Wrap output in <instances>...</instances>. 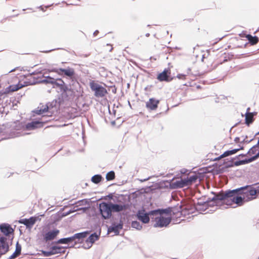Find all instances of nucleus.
<instances>
[{"instance_id":"79ce46f5","label":"nucleus","mask_w":259,"mask_h":259,"mask_svg":"<svg viewBox=\"0 0 259 259\" xmlns=\"http://www.w3.org/2000/svg\"><path fill=\"white\" fill-rule=\"evenodd\" d=\"M42 74V70H39V69L35 70L31 73H29L25 75V77L30 76L32 75H36V74Z\"/></svg>"},{"instance_id":"4c0bfd02","label":"nucleus","mask_w":259,"mask_h":259,"mask_svg":"<svg viewBox=\"0 0 259 259\" xmlns=\"http://www.w3.org/2000/svg\"><path fill=\"white\" fill-rule=\"evenodd\" d=\"M115 172L113 170L108 172L106 175V179L107 181H112L115 179Z\"/></svg>"},{"instance_id":"8fccbe9b","label":"nucleus","mask_w":259,"mask_h":259,"mask_svg":"<svg viewBox=\"0 0 259 259\" xmlns=\"http://www.w3.org/2000/svg\"><path fill=\"white\" fill-rule=\"evenodd\" d=\"M247 155H248V154H247V153L246 154L241 153V154H239L238 155L236 156L234 158H232V160H234V159L238 158L239 157H244L246 156Z\"/></svg>"},{"instance_id":"69168bd1","label":"nucleus","mask_w":259,"mask_h":259,"mask_svg":"<svg viewBox=\"0 0 259 259\" xmlns=\"http://www.w3.org/2000/svg\"><path fill=\"white\" fill-rule=\"evenodd\" d=\"M111 124H112V125H115V124H116V122H115V120H113V121H111Z\"/></svg>"},{"instance_id":"a19ab883","label":"nucleus","mask_w":259,"mask_h":259,"mask_svg":"<svg viewBox=\"0 0 259 259\" xmlns=\"http://www.w3.org/2000/svg\"><path fill=\"white\" fill-rule=\"evenodd\" d=\"M41 252H42V254L43 255V256H45V257H49V256H50L53 255V253H52V249L50 248L49 251L42 250Z\"/></svg>"},{"instance_id":"3c124183","label":"nucleus","mask_w":259,"mask_h":259,"mask_svg":"<svg viewBox=\"0 0 259 259\" xmlns=\"http://www.w3.org/2000/svg\"><path fill=\"white\" fill-rule=\"evenodd\" d=\"M186 75L184 74H178L177 75V77L179 78V79H183L185 80L186 79Z\"/></svg>"},{"instance_id":"393cba45","label":"nucleus","mask_w":259,"mask_h":259,"mask_svg":"<svg viewBox=\"0 0 259 259\" xmlns=\"http://www.w3.org/2000/svg\"><path fill=\"white\" fill-rule=\"evenodd\" d=\"M68 247L53 245L50 247V249H52L53 254L54 255L58 253H64L65 252V248Z\"/></svg>"},{"instance_id":"09e8293b","label":"nucleus","mask_w":259,"mask_h":259,"mask_svg":"<svg viewBox=\"0 0 259 259\" xmlns=\"http://www.w3.org/2000/svg\"><path fill=\"white\" fill-rule=\"evenodd\" d=\"M252 186L256 190V193H259V182L254 184Z\"/></svg>"},{"instance_id":"7c9ffc66","label":"nucleus","mask_w":259,"mask_h":259,"mask_svg":"<svg viewBox=\"0 0 259 259\" xmlns=\"http://www.w3.org/2000/svg\"><path fill=\"white\" fill-rule=\"evenodd\" d=\"M249 108L247 109L245 118V123L247 126H249L253 121V117L251 115L252 113L249 112Z\"/></svg>"},{"instance_id":"6e6d98bb","label":"nucleus","mask_w":259,"mask_h":259,"mask_svg":"<svg viewBox=\"0 0 259 259\" xmlns=\"http://www.w3.org/2000/svg\"><path fill=\"white\" fill-rule=\"evenodd\" d=\"M56 79L57 80V81H58L59 82H60L62 84H66L61 78H56Z\"/></svg>"},{"instance_id":"bb28decb","label":"nucleus","mask_w":259,"mask_h":259,"mask_svg":"<svg viewBox=\"0 0 259 259\" xmlns=\"http://www.w3.org/2000/svg\"><path fill=\"white\" fill-rule=\"evenodd\" d=\"M101 232L100 231L99 233L97 232H94L90 235L88 238H87L86 241L91 242L93 244L96 241L99 240Z\"/></svg>"},{"instance_id":"20e7f679","label":"nucleus","mask_w":259,"mask_h":259,"mask_svg":"<svg viewBox=\"0 0 259 259\" xmlns=\"http://www.w3.org/2000/svg\"><path fill=\"white\" fill-rule=\"evenodd\" d=\"M242 192L246 198V201H250L257 197L256 190L253 188L252 185H246L230 191L229 194H233L236 192Z\"/></svg>"},{"instance_id":"0e129e2a","label":"nucleus","mask_w":259,"mask_h":259,"mask_svg":"<svg viewBox=\"0 0 259 259\" xmlns=\"http://www.w3.org/2000/svg\"><path fill=\"white\" fill-rule=\"evenodd\" d=\"M205 54H204L202 56L201 61L203 62L204 58H205Z\"/></svg>"},{"instance_id":"e433bc0d","label":"nucleus","mask_w":259,"mask_h":259,"mask_svg":"<svg viewBox=\"0 0 259 259\" xmlns=\"http://www.w3.org/2000/svg\"><path fill=\"white\" fill-rule=\"evenodd\" d=\"M131 226L138 230H140L142 228V226L140 222L137 221H133L131 223Z\"/></svg>"},{"instance_id":"c9c22d12","label":"nucleus","mask_w":259,"mask_h":259,"mask_svg":"<svg viewBox=\"0 0 259 259\" xmlns=\"http://www.w3.org/2000/svg\"><path fill=\"white\" fill-rule=\"evenodd\" d=\"M238 152L237 148L227 150L222 154V157H228L229 156L236 154Z\"/></svg>"},{"instance_id":"5701e85b","label":"nucleus","mask_w":259,"mask_h":259,"mask_svg":"<svg viewBox=\"0 0 259 259\" xmlns=\"http://www.w3.org/2000/svg\"><path fill=\"white\" fill-rule=\"evenodd\" d=\"M70 244L74 243V240L72 236L66 237V238H61L60 239H58L56 241H54L52 242V244Z\"/></svg>"},{"instance_id":"a18cd8bd","label":"nucleus","mask_w":259,"mask_h":259,"mask_svg":"<svg viewBox=\"0 0 259 259\" xmlns=\"http://www.w3.org/2000/svg\"><path fill=\"white\" fill-rule=\"evenodd\" d=\"M247 138V136H246L244 137V138L243 139V140L242 141H241L240 144L249 143L254 140V138H252L251 139H250L249 140H246Z\"/></svg>"},{"instance_id":"c85d7f7f","label":"nucleus","mask_w":259,"mask_h":259,"mask_svg":"<svg viewBox=\"0 0 259 259\" xmlns=\"http://www.w3.org/2000/svg\"><path fill=\"white\" fill-rule=\"evenodd\" d=\"M75 71L73 68L67 67L65 68L64 75L67 77H69L70 79L73 81L74 79Z\"/></svg>"},{"instance_id":"9b49d317","label":"nucleus","mask_w":259,"mask_h":259,"mask_svg":"<svg viewBox=\"0 0 259 259\" xmlns=\"http://www.w3.org/2000/svg\"><path fill=\"white\" fill-rule=\"evenodd\" d=\"M157 79L159 81L170 82L173 79V77L170 76V70L169 68H165L162 72L158 74Z\"/></svg>"},{"instance_id":"bf43d9fd","label":"nucleus","mask_w":259,"mask_h":259,"mask_svg":"<svg viewBox=\"0 0 259 259\" xmlns=\"http://www.w3.org/2000/svg\"><path fill=\"white\" fill-rule=\"evenodd\" d=\"M99 33V30H95V31L94 32V33H93V35H94V36H96V35H97V34H98Z\"/></svg>"},{"instance_id":"6e6552de","label":"nucleus","mask_w":259,"mask_h":259,"mask_svg":"<svg viewBox=\"0 0 259 259\" xmlns=\"http://www.w3.org/2000/svg\"><path fill=\"white\" fill-rule=\"evenodd\" d=\"M90 88L94 92V95L96 97H103L107 94V90L103 86L92 81L90 84Z\"/></svg>"},{"instance_id":"1a4fd4ad","label":"nucleus","mask_w":259,"mask_h":259,"mask_svg":"<svg viewBox=\"0 0 259 259\" xmlns=\"http://www.w3.org/2000/svg\"><path fill=\"white\" fill-rule=\"evenodd\" d=\"M155 223L154 224L153 227L155 228H163L166 227L171 221V217H168L167 218L163 217L162 215H157L154 218Z\"/></svg>"},{"instance_id":"338daca9","label":"nucleus","mask_w":259,"mask_h":259,"mask_svg":"<svg viewBox=\"0 0 259 259\" xmlns=\"http://www.w3.org/2000/svg\"><path fill=\"white\" fill-rule=\"evenodd\" d=\"M191 68H188L187 69V73H188V74H189V73H190V71H191Z\"/></svg>"},{"instance_id":"9d476101","label":"nucleus","mask_w":259,"mask_h":259,"mask_svg":"<svg viewBox=\"0 0 259 259\" xmlns=\"http://www.w3.org/2000/svg\"><path fill=\"white\" fill-rule=\"evenodd\" d=\"M173 179L169 181H164V182H166L169 184V188L170 189H175L178 188H183L187 186V182L186 181L185 178L181 179L180 180H177L174 182H171Z\"/></svg>"},{"instance_id":"603ef678","label":"nucleus","mask_w":259,"mask_h":259,"mask_svg":"<svg viewBox=\"0 0 259 259\" xmlns=\"http://www.w3.org/2000/svg\"><path fill=\"white\" fill-rule=\"evenodd\" d=\"M64 70H65V68H58L57 74L60 75H64Z\"/></svg>"},{"instance_id":"7ed1b4c3","label":"nucleus","mask_w":259,"mask_h":259,"mask_svg":"<svg viewBox=\"0 0 259 259\" xmlns=\"http://www.w3.org/2000/svg\"><path fill=\"white\" fill-rule=\"evenodd\" d=\"M220 205V201L213 200L212 198H207V199L205 197L204 198H200L198 199V201L196 204V208L198 210L201 211V213L206 210L208 208L217 206Z\"/></svg>"},{"instance_id":"680f3d73","label":"nucleus","mask_w":259,"mask_h":259,"mask_svg":"<svg viewBox=\"0 0 259 259\" xmlns=\"http://www.w3.org/2000/svg\"><path fill=\"white\" fill-rule=\"evenodd\" d=\"M38 8L41 10V11L45 12L46 10L45 9H44V8L42 7V6H40L38 7Z\"/></svg>"},{"instance_id":"ea45409f","label":"nucleus","mask_w":259,"mask_h":259,"mask_svg":"<svg viewBox=\"0 0 259 259\" xmlns=\"http://www.w3.org/2000/svg\"><path fill=\"white\" fill-rule=\"evenodd\" d=\"M21 249L22 247L21 244L19 243L18 241H17L16 244V249L15 252L17 253L19 255H20L21 253Z\"/></svg>"},{"instance_id":"f704fd0d","label":"nucleus","mask_w":259,"mask_h":259,"mask_svg":"<svg viewBox=\"0 0 259 259\" xmlns=\"http://www.w3.org/2000/svg\"><path fill=\"white\" fill-rule=\"evenodd\" d=\"M89 204V201L87 199H83L80 200H79L77 202H75L74 203V208H79L78 206L84 205Z\"/></svg>"},{"instance_id":"c03bdc74","label":"nucleus","mask_w":259,"mask_h":259,"mask_svg":"<svg viewBox=\"0 0 259 259\" xmlns=\"http://www.w3.org/2000/svg\"><path fill=\"white\" fill-rule=\"evenodd\" d=\"M93 245V244L89 242H87L85 241V243H83L82 247L84 249H89Z\"/></svg>"},{"instance_id":"f03ea898","label":"nucleus","mask_w":259,"mask_h":259,"mask_svg":"<svg viewBox=\"0 0 259 259\" xmlns=\"http://www.w3.org/2000/svg\"><path fill=\"white\" fill-rule=\"evenodd\" d=\"M14 238V230L8 224L0 225V258L7 253L12 245Z\"/></svg>"},{"instance_id":"72a5a7b5","label":"nucleus","mask_w":259,"mask_h":259,"mask_svg":"<svg viewBox=\"0 0 259 259\" xmlns=\"http://www.w3.org/2000/svg\"><path fill=\"white\" fill-rule=\"evenodd\" d=\"M103 180V178L100 174L93 176L91 178L92 182L96 184H98Z\"/></svg>"},{"instance_id":"4be33fe9","label":"nucleus","mask_w":259,"mask_h":259,"mask_svg":"<svg viewBox=\"0 0 259 259\" xmlns=\"http://www.w3.org/2000/svg\"><path fill=\"white\" fill-rule=\"evenodd\" d=\"M171 207V214H172L173 217L180 218L182 215V205L177 204V205Z\"/></svg>"},{"instance_id":"473e14b6","label":"nucleus","mask_w":259,"mask_h":259,"mask_svg":"<svg viewBox=\"0 0 259 259\" xmlns=\"http://www.w3.org/2000/svg\"><path fill=\"white\" fill-rule=\"evenodd\" d=\"M87 208H88V207H80V208H74V207H73L72 209H70L68 211L63 212L62 214V216L66 217V216L71 214L72 212H74L76 211L81 210H82L83 211H84L87 210Z\"/></svg>"},{"instance_id":"37998d69","label":"nucleus","mask_w":259,"mask_h":259,"mask_svg":"<svg viewBox=\"0 0 259 259\" xmlns=\"http://www.w3.org/2000/svg\"><path fill=\"white\" fill-rule=\"evenodd\" d=\"M196 175H197V176H199V177L198 178V180L199 181V182H200L203 179L205 176V172L204 171H198L197 172H196Z\"/></svg>"},{"instance_id":"864d4df0","label":"nucleus","mask_w":259,"mask_h":259,"mask_svg":"<svg viewBox=\"0 0 259 259\" xmlns=\"http://www.w3.org/2000/svg\"><path fill=\"white\" fill-rule=\"evenodd\" d=\"M61 92H62L61 96H62V98H65V99L67 98L68 97V95H67L68 91H65V92L63 91H61Z\"/></svg>"},{"instance_id":"052dcab7","label":"nucleus","mask_w":259,"mask_h":259,"mask_svg":"<svg viewBox=\"0 0 259 259\" xmlns=\"http://www.w3.org/2000/svg\"><path fill=\"white\" fill-rule=\"evenodd\" d=\"M225 157H222V155H221L220 156L218 157H216L214 159V160L215 161V160H219L221 158H224Z\"/></svg>"},{"instance_id":"f257e3e1","label":"nucleus","mask_w":259,"mask_h":259,"mask_svg":"<svg viewBox=\"0 0 259 259\" xmlns=\"http://www.w3.org/2000/svg\"><path fill=\"white\" fill-rule=\"evenodd\" d=\"M232 190H229L224 193L221 191L218 193H214V196L212 200L220 201V205L226 204L228 206H231L234 204L238 206L242 205L246 201V198L244 195H242V192H236L235 193L229 194L228 192Z\"/></svg>"},{"instance_id":"6ab92c4d","label":"nucleus","mask_w":259,"mask_h":259,"mask_svg":"<svg viewBox=\"0 0 259 259\" xmlns=\"http://www.w3.org/2000/svg\"><path fill=\"white\" fill-rule=\"evenodd\" d=\"M112 212H119L127 208V205L125 204L113 203L111 202Z\"/></svg>"},{"instance_id":"b1692460","label":"nucleus","mask_w":259,"mask_h":259,"mask_svg":"<svg viewBox=\"0 0 259 259\" xmlns=\"http://www.w3.org/2000/svg\"><path fill=\"white\" fill-rule=\"evenodd\" d=\"M53 88H59L61 91H71V89H69L68 85L66 84H62L58 81H57L56 79H55L54 82L53 84Z\"/></svg>"},{"instance_id":"39448f33","label":"nucleus","mask_w":259,"mask_h":259,"mask_svg":"<svg viewBox=\"0 0 259 259\" xmlns=\"http://www.w3.org/2000/svg\"><path fill=\"white\" fill-rule=\"evenodd\" d=\"M99 211L102 218L104 220L109 219L112 215L111 202H102L99 204Z\"/></svg>"},{"instance_id":"a211bd4d","label":"nucleus","mask_w":259,"mask_h":259,"mask_svg":"<svg viewBox=\"0 0 259 259\" xmlns=\"http://www.w3.org/2000/svg\"><path fill=\"white\" fill-rule=\"evenodd\" d=\"M159 103V100L152 98L146 102V107L151 110H155L157 108Z\"/></svg>"},{"instance_id":"2f4dec72","label":"nucleus","mask_w":259,"mask_h":259,"mask_svg":"<svg viewBox=\"0 0 259 259\" xmlns=\"http://www.w3.org/2000/svg\"><path fill=\"white\" fill-rule=\"evenodd\" d=\"M39 108V107H38ZM49 106L48 104H47L44 107V106H42V108H40L39 109H35L33 111V112L37 115H40L44 113H46L48 111Z\"/></svg>"},{"instance_id":"c756f323","label":"nucleus","mask_w":259,"mask_h":259,"mask_svg":"<svg viewBox=\"0 0 259 259\" xmlns=\"http://www.w3.org/2000/svg\"><path fill=\"white\" fill-rule=\"evenodd\" d=\"M41 78L40 77H33V80H31L30 79H28L24 81L23 82V83L22 84L23 87H27L28 85H33L36 84H38L37 79Z\"/></svg>"},{"instance_id":"774afa93","label":"nucleus","mask_w":259,"mask_h":259,"mask_svg":"<svg viewBox=\"0 0 259 259\" xmlns=\"http://www.w3.org/2000/svg\"><path fill=\"white\" fill-rule=\"evenodd\" d=\"M257 146L259 147V137L258 138V140H257V143L256 144Z\"/></svg>"},{"instance_id":"e2e57ef3","label":"nucleus","mask_w":259,"mask_h":259,"mask_svg":"<svg viewBox=\"0 0 259 259\" xmlns=\"http://www.w3.org/2000/svg\"><path fill=\"white\" fill-rule=\"evenodd\" d=\"M187 171H188V170H187V169H182V170H181V172L182 173H185V172H187Z\"/></svg>"},{"instance_id":"aec40b11","label":"nucleus","mask_w":259,"mask_h":259,"mask_svg":"<svg viewBox=\"0 0 259 259\" xmlns=\"http://www.w3.org/2000/svg\"><path fill=\"white\" fill-rule=\"evenodd\" d=\"M22 87H23L22 83L18 82L16 84L9 85L8 87H7L6 89L5 92L1 93L3 96V95H4V94H8L11 92L17 91L18 90L21 89Z\"/></svg>"},{"instance_id":"4468645a","label":"nucleus","mask_w":259,"mask_h":259,"mask_svg":"<svg viewBox=\"0 0 259 259\" xmlns=\"http://www.w3.org/2000/svg\"><path fill=\"white\" fill-rule=\"evenodd\" d=\"M233 160H231L226 165V167H232L233 166H238L241 165L246 164L252 162L250 157L245 158L242 160H238L233 161Z\"/></svg>"},{"instance_id":"0eeeda50","label":"nucleus","mask_w":259,"mask_h":259,"mask_svg":"<svg viewBox=\"0 0 259 259\" xmlns=\"http://www.w3.org/2000/svg\"><path fill=\"white\" fill-rule=\"evenodd\" d=\"M150 212L151 210L146 212L145 209L142 208L137 211L136 217L142 223L148 224L150 221V218L153 220L154 219L153 217L155 216V214H152Z\"/></svg>"},{"instance_id":"dca6fc26","label":"nucleus","mask_w":259,"mask_h":259,"mask_svg":"<svg viewBox=\"0 0 259 259\" xmlns=\"http://www.w3.org/2000/svg\"><path fill=\"white\" fill-rule=\"evenodd\" d=\"M36 221V217H31L29 219H20L19 221V223L25 225L26 228L30 229L35 224Z\"/></svg>"},{"instance_id":"ddd939ff","label":"nucleus","mask_w":259,"mask_h":259,"mask_svg":"<svg viewBox=\"0 0 259 259\" xmlns=\"http://www.w3.org/2000/svg\"><path fill=\"white\" fill-rule=\"evenodd\" d=\"M90 231H85L74 234L72 237L74 240V244L71 247L74 246L77 243H82L85 238L90 233Z\"/></svg>"},{"instance_id":"5fc2aeb1","label":"nucleus","mask_w":259,"mask_h":259,"mask_svg":"<svg viewBox=\"0 0 259 259\" xmlns=\"http://www.w3.org/2000/svg\"><path fill=\"white\" fill-rule=\"evenodd\" d=\"M49 72H53L57 73L58 72V68H53L51 70H48Z\"/></svg>"},{"instance_id":"423d86ee","label":"nucleus","mask_w":259,"mask_h":259,"mask_svg":"<svg viewBox=\"0 0 259 259\" xmlns=\"http://www.w3.org/2000/svg\"><path fill=\"white\" fill-rule=\"evenodd\" d=\"M47 117L46 115L42 116L41 118L38 119H33L31 122H28L25 127L27 130H34L38 128L42 127L50 119H46Z\"/></svg>"},{"instance_id":"412c9836","label":"nucleus","mask_w":259,"mask_h":259,"mask_svg":"<svg viewBox=\"0 0 259 259\" xmlns=\"http://www.w3.org/2000/svg\"><path fill=\"white\" fill-rule=\"evenodd\" d=\"M44 73L42 75V77H44V79H41L40 78L37 79L38 84L42 83L45 84H51L53 85L55 79L54 77H52L49 75L45 76Z\"/></svg>"},{"instance_id":"de8ad7c7","label":"nucleus","mask_w":259,"mask_h":259,"mask_svg":"<svg viewBox=\"0 0 259 259\" xmlns=\"http://www.w3.org/2000/svg\"><path fill=\"white\" fill-rule=\"evenodd\" d=\"M19 255H19L17 253L14 251L13 253L11 255H10L7 259H15Z\"/></svg>"},{"instance_id":"49530a36","label":"nucleus","mask_w":259,"mask_h":259,"mask_svg":"<svg viewBox=\"0 0 259 259\" xmlns=\"http://www.w3.org/2000/svg\"><path fill=\"white\" fill-rule=\"evenodd\" d=\"M250 158L252 162L256 160L259 158V150L255 155L250 157Z\"/></svg>"},{"instance_id":"4d7b16f0","label":"nucleus","mask_w":259,"mask_h":259,"mask_svg":"<svg viewBox=\"0 0 259 259\" xmlns=\"http://www.w3.org/2000/svg\"><path fill=\"white\" fill-rule=\"evenodd\" d=\"M241 144H239V148H237V149L238 150V151H239L240 150H243L244 149V146L241 145Z\"/></svg>"},{"instance_id":"58836bf2","label":"nucleus","mask_w":259,"mask_h":259,"mask_svg":"<svg viewBox=\"0 0 259 259\" xmlns=\"http://www.w3.org/2000/svg\"><path fill=\"white\" fill-rule=\"evenodd\" d=\"M258 147L256 144L253 145L252 147H251L249 150L247 152V154L248 155H252L255 154L256 153V148Z\"/></svg>"},{"instance_id":"cd10ccee","label":"nucleus","mask_w":259,"mask_h":259,"mask_svg":"<svg viewBox=\"0 0 259 259\" xmlns=\"http://www.w3.org/2000/svg\"><path fill=\"white\" fill-rule=\"evenodd\" d=\"M199 176H197L196 172H194L192 175L188 176L185 178L186 181L187 182V186H190L197 182Z\"/></svg>"},{"instance_id":"f3484780","label":"nucleus","mask_w":259,"mask_h":259,"mask_svg":"<svg viewBox=\"0 0 259 259\" xmlns=\"http://www.w3.org/2000/svg\"><path fill=\"white\" fill-rule=\"evenodd\" d=\"M151 213L155 214V216L162 215L163 214L166 215L171 214V207H168L165 208H157L151 210Z\"/></svg>"},{"instance_id":"2eb2a0df","label":"nucleus","mask_w":259,"mask_h":259,"mask_svg":"<svg viewBox=\"0 0 259 259\" xmlns=\"http://www.w3.org/2000/svg\"><path fill=\"white\" fill-rule=\"evenodd\" d=\"M59 232V230L57 229L49 231L43 235V239L46 242L52 241L57 237Z\"/></svg>"},{"instance_id":"f8f14e48","label":"nucleus","mask_w":259,"mask_h":259,"mask_svg":"<svg viewBox=\"0 0 259 259\" xmlns=\"http://www.w3.org/2000/svg\"><path fill=\"white\" fill-rule=\"evenodd\" d=\"M123 223L121 220H120L118 223L115 222L112 223L111 226L108 228L107 232L108 233L113 232L115 235L119 234L120 230L123 228Z\"/></svg>"},{"instance_id":"13d9d810","label":"nucleus","mask_w":259,"mask_h":259,"mask_svg":"<svg viewBox=\"0 0 259 259\" xmlns=\"http://www.w3.org/2000/svg\"><path fill=\"white\" fill-rule=\"evenodd\" d=\"M234 141L236 142V143H240V138L239 137H236L234 139Z\"/></svg>"},{"instance_id":"a878e982","label":"nucleus","mask_w":259,"mask_h":259,"mask_svg":"<svg viewBox=\"0 0 259 259\" xmlns=\"http://www.w3.org/2000/svg\"><path fill=\"white\" fill-rule=\"evenodd\" d=\"M246 38L248 40V42H247L245 44V47L249 43L250 45H256L259 41V38L257 36H252L250 34H248L246 35Z\"/></svg>"}]
</instances>
